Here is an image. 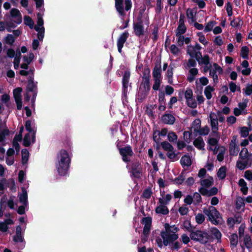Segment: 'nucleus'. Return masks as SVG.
I'll return each instance as SVG.
<instances>
[{
	"instance_id": "nucleus-1",
	"label": "nucleus",
	"mask_w": 252,
	"mask_h": 252,
	"mask_svg": "<svg viewBox=\"0 0 252 252\" xmlns=\"http://www.w3.org/2000/svg\"><path fill=\"white\" fill-rule=\"evenodd\" d=\"M57 162L56 167L60 176H65L67 173L71 162V158L68 153L64 149L61 150L57 154Z\"/></svg>"
},
{
	"instance_id": "nucleus-2",
	"label": "nucleus",
	"mask_w": 252,
	"mask_h": 252,
	"mask_svg": "<svg viewBox=\"0 0 252 252\" xmlns=\"http://www.w3.org/2000/svg\"><path fill=\"white\" fill-rule=\"evenodd\" d=\"M219 200L218 197H213L211 200L212 206H209L208 208L203 209V213L208 217V220L215 225L220 223V220L222 219L221 215L217 209L213 206L217 205Z\"/></svg>"
},
{
	"instance_id": "nucleus-3",
	"label": "nucleus",
	"mask_w": 252,
	"mask_h": 252,
	"mask_svg": "<svg viewBox=\"0 0 252 252\" xmlns=\"http://www.w3.org/2000/svg\"><path fill=\"white\" fill-rule=\"evenodd\" d=\"M187 223L190 227L185 226V228L190 232L189 237L191 240L205 244L212 239V237L207 232L201 230H196L194 226H191L190 222Z\"/></svg>"
},
{
	"instance_id": "nucleus-4",
	"label": "nucleus",
	"mask_w": 252,
	"mask_h": 252,
	"mask_svg": "<svg viewBox=\"0 0 252 252\" xmlns=\"http://www.w3.org/2000/svg\"><path fill=\"white\" fill-rule=\"evenodd\" d=\"M140 91L138 93V99L142 101L149 94L151 89L150 80L142 79L140 87Z\"/></svg>"
},
{
	"instance_id": "nucleus-5",
	"label": "nucleus",
	"mask_w": 252,
	"mask_h": 252,
	"mask_svg": "<svg viewBox=\"0 0 252 252\" xmlns=\"http://www.w3.org/2000/svg\"><path fill=\"white\" fill-rule=\"evenodd\" d=\"M119 154L122 160L125 163H129L130 161V158L134 155L132 147L129 145H126L123 148L120 149Z\"/></svg>"
},
{
	"instance_id": "nucleus-6",
	"label": "nucleus",
	"mask_w": 252,
	"mask_h": 252,
	"mask_svg": "<svg viewBox=\"0 0 252 252\" xmlns=\"http://www.w3.org/2000/svg\"><path fill=\"white\" fill-rule=\"evenodd\" d=\"M160 236L163 239V245L165 246H167L168 245L173 243L176 241L179 237L178 234H171V232H164V231L161 232Z\"/></svg>"
},
{
	"instance_id": "nucleus-7",
	"label": "nucleus",
	"mask_w": 252,
	"mask_h": 252,
	"mask_svg": "<svg viewBox=\"0 0 252 252\" xmlns=\"http://www.w3.org/2000/svg\"><path fill=\"white\" fill-rule=\"evenodd\" d=\"M130 72L129 70L124 72L122 78V94L125 97H126L128 92V87H131V83H129Z\"/></svg>"
},
{
	"instance_id": "nucleus-8",
	"label": "nucleus",
	"mask_w": 252,
	"mask_h": 252,
	"mask_svg": "<svg viewBox=\"0 0 252 252\" xmlns=\"http://www.w3.org/2000/svg\"><path fill=\"white\" fill-rule=\"evenodd\" d=\"M133 30L136 36L140 37L144 34L143 23L141 18H138L137 22L133 23Z\"/></svg>"
},
{
	"instance_id": "nucleus-9",
	"label": "nucleus",
	"mask_w": 252,
	"mask_h": 252,
	"mask_svg": "<svg viewBox=\"0 0 252 252\" xmlns=\"http://www.w3.org/2000/svg\"><path fill=\"white\" fill-rule=\"evenodd\" d=\"M129 34L127 31H125L124 32L121 33L119 37L118 38L117 41V45L118 47V51L119 53H122V48L124 47L125 43L126 41L128 38Z\"/></svg>"
},
{
	"instance_id": "nucleus-10",
	"label": "nucleus",
	"mask_w": 252,
	"mask_h": 252,
	"mask_svg": "<svg viewBox=\"0 0 252 252\" xmlns=\"http://www.w3.org/2000/svg\"><path fill=\"white\" fill-rule=\"evenodd\" d=\"M22 89L20 87H18L13 90V96L17 105V108L18 110H20L22 107V100L21 93Z\"/></svg>"
},
{
	"instance_id": "nucleus-11",
	"label": "nucleus",
	"mask_w": 252,
	"mask_h": 252,
	"mask_svg": "<svg viewBox=\"0 0 252 252\" xmlns=\"http://www.w3.org/2000/svg\"><path fill=\"white\" fill-rule=\"evenodd\" d=\"M131 172L134 177L139 179L141 177L142 166L138 161H134L131 164Z\"/></svg>"
},
{
	"instance_id": "nucleus-12",
	"label": "nucleus",
	"mask_w": 252,
	"mask_h": 252,
	"mask_svg": "<svg viewBox=\"0 0 252 252\" xmlns=\"http://www.w3.org/2000/svg\"><path fill=\"white\" fill-rule=\"evenodd\" d=\"M10 15L12 18H15L14 22L17 24H20L22 21V15L19 10L16 8H12L10 10Z\"/></svg>"
},
{
	"instance_id": "nucleus-13",
	"label": "nucleus",
	"mask_w": 252,
	"mask_h": 252,
	"mask_svg": "<svg viewBox=\"0 0 252 252\" xmlns=\"http://www.w3.org/2000/svg\"><path fill=\"white\" fill-rule=\"evenodd\" d=\"M161 62L159 61V62L158 63V62L155 65V66L153 70V77L154 78H162L161 77Z\"/></svg>"
},
{
	"instance_id": "nucleus-14",
	"label": "nucleus",
	"mask_w": 252,
	"mask_h": 252,
	"mask_svg": "<svg viewBox=\"0 0 252 252\" xmlns=\"http://www.w3.org/2000/svg\"><path fill=\"white\" fill-rule=\"evenodd\" d=\"M161 121L165 124L172 125L175 123V118L172 114H165L162 116Z\"/></svg>"
},
{
	"instance_id": "nucleus-15",
	"label": "nucleus",
	"mask_w": 252,
	"mask_h": 252,
	"mask_svg": "<svg viewBox=\"0 0 252 252\" xmlns=\"http://www.w3.org/2000/svg\"><path fill=\"white\" fill-rule=\"evenodd\" d=\"M37 89L36 84L34 82V78L33 76H29L28 80V84L26 88L27 92H33L34 89Z\"/></svg>"
},
{
	"instance_id": "nucleus-16",
	"label": "nucleus",
	"mask_w": 252,
	"mask_h": 252,
	"mask_svg": "<svg viewBox=\"0 0 252 252\" xmlns=\"http://www.w3.org/2000/svg\"><path fill=\"white\" fill-rule=\"evenodd\" d=\"M124 0H115V7L119 14L122 16H124L126 13L124 11L123 6Z\"/></svg>"
},
{
	"instance_id": "nucleus-17",
	"label": "nucleus",
	"mask_w": 252,
	"mask_h": 252,
	"mask_svg": "<svg viewBox=\"0 0 252 252\" xmlns=\"http://www.w3.org/2000/svg\"><path fill=\"white\" fill-rule=\"evenodd\" d=\"M194 146L199 150H204L205 143L203 138L199 136L194 139L193 142Z\"/></svg>"
},
{
	"instance_id": "nucleus-18",
	"label": "nucleus",
	"mask_w": 252,
	"mask_h": 252,
	"mask_svg": "<svg viewBox=\"0 0 252 252\" xmlns=\"http://www.w3.org/2000/svg\"><path fill=\"white\" fill-rule=\"evenodd\" d=\"M22 193H21L19 196V201L26 206L28 203V193L26 189L24 187L22 188Z\"/></svg>"
},
{
	"instance_id": "nucleus-19",
	"label": "nucleus",
	"mask_w": 252,
	"mask_h": 252,
	"mask_svg": "<svg viewBox=\"0 0 252 252\" xmlns=\"http://www.w3.org/2000/svg\"><path fill=\"white\" fill-rule=\"evenodd\" d=\"M187 54H189L190 57L195 58L196 60L198 62V63L200 64V60L202 58V56L200 51L193 52V51H190L189 48H188Z\"/></svg>"
},
{
	"instance_id": "nucleus-20",
	"label": "nucleus",
	"mask_w": 252,
	"mask_h": 252,
	"mask_svg": "<svg viewBox=\"0 0 252 252\" xmlns=\"http://www.w3.org/2000/svg\"><path fill=\"white\" fill-rule=\"evenodd\" d=\"M155 212L158 214L166 215L169 214V211L166 206L158 205L156 208Z\"/></svg>"
},
{
	"instance_id": "nucleus-21",
	"label": "nucleus",
	"mask_w": 252,
	"mask_h": 252,
	"mask_svg": "<svg viewBox=\"0 0 252 252\" xmlns=\"http://www.w3.org/2000/svg\"><path fill=\"white\" fill-rule=\"evenodd\" d=\"M180 163L183 167L190 166L192 163L190 157L189 155H185L181 158Z\"/></svg>"
},
{
	"instance_id": "nucleus-22",
	"label": "nucleus",
	"mask_w": 252,
	"mask_h": 252,
	"mask_svg": "<svg viewBox=\"0 0 252 252\" xmlns=\"http://www.w3.org/2000/svg\"><path fill=\"white\" fill-rule=\"evenodd\" d=\"M214 180L211 176H209L208 179L202 180L200 182L201 185L205 188H209L212 186Z\"/></svg>"
},
{
	"instance_id": "nucleus-23",
	"label": "nucleus",
	"mask_w": 252,
	"mask_h": 252,
	"mask_svg": "<svg viewBox=\"0 0 252 252\" xmlns=\"http://www.w3.org/2000/svg\"><path fill=\"white\" fill-rule=\"evenodd\" d=\"M174 67L170 64L166 72V76L168 79V82L170 84L173 83V75Z\"/></svg>"
},
{
	"instance_id": "nucleus-24",
	"label": "nucleus",
	"mask_w": 252,
	"mask_h": 252,
	"mask_svg": "<svg viewBox=\"0 0 252 252\" xmlns=\"http://www.w3.org/2000/svg\"><path fill=\"white\" fill-rule=\"evenodd\" d=\"M209 118L210 119V124L211 127L218 126V120L216 115L213 113L211 112L210 114Z\"/></svg>"
},
{
	"instance_id": "nucleus-25",
	"label": "nucleus",
	"mask_w": 252,
	"mask_h": 252,
	"mask_svg": "<svg viewBox=\"0 0 252 252\" xmlns=\"http://www.w3.org/2000/svg\"><path fill=\"white\" fill-rule=\"evenodd\" d=\"M34 29L36 31L38 32L37 33V37L38 39L40 41H42L44 36V28L43 27L39 28L36 26L34 27Z\"/></svg>"
},
{
	"instance_id": "nucleus-26",
	"label": "nucleus",
	"mask_w": 252,
	"mask_h": 252,
	"mask_svg": "<svg viewBox=\"0 0 252 252\" xmlns=\"http://www.w3.org/2000/svg\"><path fill=\"white\" fill-rule=\"evenodd\" d=\"M226 170L227 168L224 166H221L219 168L217 172V176L219 179L222 180L225 178Z\"/></svg>"
},
{
	"instance_id": "nucleus-27",
	"label": "nucleus",
	"mask_w": 252,
	"mask_h": 252,
	"mask_svg": "<svg viewBox=\"0 0 252 252\" xmlns=\"http://www.w3.org/2000/svg\"><path fill=\"white\" fill-rule=\"evenodd\" d=\"M142 72L143 74V76H142V79H150V69L148 65L144 66L142 69Z\"/></svg>"
},
{
	"instance_id": "nucleus-28",
	"label": "nucleus",
	"mask_w": 252,
	"mask_h": 252,
	"mask_svg": "<svg viewBox=\"0 0 252 252\" xmlns=\"http://www.w3.org/2000/svg\"><path fill=\"white\" fill-rule=\"evenodd\" d=\"M211 232L215 238L218 240V242H220L222 235L220 230L216 227H213L211 229Z\"/></svg>"
},
{
	"instance_id": "nucleus-29",
	"label": "nucleus",
	"mask_w": 252,
	"mask_h": 252,
	"mask_svg": "<svg viewBox=\"0 0 252 252\" xmlns=\"http://www.w3.org/2000/svg\"><path fill=\"white\" fill-rule=\"evenodd\" d=\"M161 146L164 150L167 152H173L174 147L167 141H163L161 143Z\"/></svg>"
},
{
	"instance_id": "nucleus-30",
	"label": "nucleus",
	"mask_w": 252,
	"mask_h": 252,
	"mask_svg": "<svg viewBox=\"0 0 252 252\" xmlns=\"http://www.w3.org/2000/svg\"><path fill=\"white\" fill-rule=\"evenodd\" d=\"M215 90V89L211 86H207L204 90V94L207 99H210L212 97V92Z\"/></svg>"
},
{
	"instance_id": "nucleus-31",
	"label": "nucleus",
	"mask_w": 252,
	"mask_h": 252,
	"mask_svg": "<svg viewBox=\"0 0 252 252\" xmlns=\"http://www.w3.org/2000/svg\"><path fill=\"white\" fill-rule=\"evenodd\" d=\"M247 148H243L239 153V158L242 160H245L250 155Z\"/></svg>"
},
{
	"instance_id": "nucleus-32",
	"label": "nucleus",
	"mask_w": 252,
	"mask_h": 252,
	"mask_svg": "<svg viewBox=\"0 0 252 252\" xmlns=\"http://www.w3.org/2000/svg\"><path fill=\"white\" fill-rule=\"evenodd\" d=\"M152 194L153 192L151 188H148L143 190L142 194L141 195V197L146 199H149L151 198Z\"/></svg>"
},
{
	"instance_id": "nucleus-33",
	"label": "nucleus",
	"mask_w": 252,
	"mask_h": 252,
	"mask_svg": "<svg viewBox=\"0 0 252 252\" xmlns=\"http://www.w3.org/2000/svg\"><path fill=\"white\" fill-rule=\"evenodd\" d=\"M22 163L23 164H25L27 163L28 159H29V153L27 149H23L22 150Z\"/></svg>"
},
{
	"instance_id": "nucleus-34",
	"label": "nucleus",
	"mask_w": 252,
	"mask_h": 252,
	"mask_svg": "<svg viewBox=\"0 0 252 252\" xmlns=\"http://www.w3.org/2000/svg\"><path fill=\"white\" fill-rule=\"evenodd\" d=\"M24 24L28 26L31 29H33L34 22L32 19L28 15L25 16L24 17Z\"/></svg>"
},
{
	"instance_id": "nucleus-35",
	"label": "nucleus",
	"mask_w": 252,
	"mask_h": 252,
	"mask_svg": "<svg viewBox=\"0 0 252 252\" xmlns=\"http://www.w3.org/2000/svg\"><path fill=\"white\" fill-rule=\"evenodd\" d=\"M249 52V48L246 46H243L241 49V56L244 59H248Z\"/></svg>"
},
{
	"instance_id": "nucleus-36",
	"label": "nucleus",
	"mask_w": 252,
	"mask_h": 252,
	"mask_svg": "<svg viewBox=\"0 0 252 252\" xmlns=\"http://www.w3.org/2000/svg\"><path fill=\"white\" fill-rule=\"evenodd\" d=\"M10 133V131L7 128H4L0 131V143L4 141L5 137L8 136Z\"/></svg>"
},
{
	"instance_id": "nucleus-37",
	"label": "nucleus",
	"mask_w": 252,
	"mask_h": 252,
	"mask_svg": "<svg viewBox=\"0 0 252 252\" xmlns=\"http://www.w3.org/2000/svg\"><path fill=\"white\" fill-rule=\"evenodd\" d=\"M192 126L194 132L197 133L201 127V121L199 119H195L192 123Z\"/></svg>"
},
{
	"instance_id": "nucleus-38",
	"label": "nucleus",
	"mask_w": 252,
	"mask_h": 252,
	"mask_svg": "<svg viewBox=\"0 0 252 252\" xmlns=\"http://www.w3.org/2000/svg\"><path fill=\"white\" fill-rule=\"evenodd\" d=\"M32 122L30 120H27L25 123V128L27 131H28L29 133H31L32 134H33V137H35V131H34L32 128Z\"/></svg>"
},
{
	"instance_id": "nucleus-39",
	"label": "nucleus",
	"mask_w": 252,
	"mask_h": 252,
	"mask_svg": "<svg viewBox=\"0 0 252 252\" xmlns=\"http://www.w3.org/2000/svg\"><path fill=\"white\" fill-rule=\"evenodd\" d=\"M187 31L185 25H179L176 31V35L178 36L184 34Z\"/></svg>"
},
{
	"instance_id": "nucleus-40",
	"label": "nucleus",
	"mask_w": 252,
	"mask_h": 252,
	"mask_svg": "<svg viewBox=\"0 0 252 252\" xmlns=\"http://www.w3.org/2000/svg\"><path fill=\"white\" fill-rule=\"evenodd\" d=\"M244 243L247 249H250L252 247V239L249 234L245 235L244 239Z\"/></svg>"
},
{
	"instance_id": "nucleus-41",
	"label": "nucleus",
	"mask_w": 252,
	"mask_h": 252,
	"mask_svg": "<svg viewBox=\"0 0 252 252\" xmlns=\"http://www.w3.org/2000/svg\"><path fill=\"white\" fill-rule=\"evenodd\" d=\"M230 244L233 247H236L238 244V235L236 233H233L230 237Z\"/></svg>"
},
{
	"instance_id": "nucleus-42",
	"label": "nucleus",
	"mask_w": 252,
	"mask_h": 252,
	"mask_svg": "<svg viewBox=\"0 0 252 252\" xmlns=\"http://www.w3.org/2000/svg\"><path fill=\"white\" fill-rule=\"evenodd\" d=\"M158 130H155L153 132V140L157 144V146L156 147L157 150L159 149V146L158 144L160 141V135H158Z\"/></svg>"
},
{
	"instance_id": "nucleus-43",
	"label": "nucleus",
	"mask_w": 252,
	"mask_h": 252,
	"mask_svg": "<svg viewBox=\"0 0 252 252\" xmlns=\"http://www.w3.org/2000/svg\"><path fill=\"white\" fill-rule=\"evenodd\" d=\"M186 101L187 105L191 108H195L197 106V102L193 97L186 100Z\"/></svg>"
},
{
	"instance_id": "nucleus-44",
	"label": "nucleus",
	"mask_w": 252,
	"mask_h": 252,
	"mask_svg": "<svg viewBox=\"0 0 252 252\" xmlns=\"http://www.w3.org/2000/svg\"><path fill=\"white\" fill-rule=\"evenodd\" d=\"M245 203L244 199L241 197L237 198L236 201V209L237 210H240L242 207H244Z\"/></svg>"
},
{
	"instance_id": "nucleus-45",
	"label": "nucleus",
	"mask_w": 252,
	"mask_h": 252,
	"mask_svg": "<svg viewBox=\"0 0 252 252\" xmlns=\"http://www.w3.org/2000/svg\"><path fill=\"white\" fill-rule=\"evenodd\" d=\"M168 140L170 142H176L178 139L177 134L173 131H170L167 134Z\"/></svg>"
},
{
	"instance_id": "nucleus-46",
	"label": "nucleus",
	"mask_w": 252,
	"mask_h": 252,
	"mask_svg": "<svg viewBox=\"0 0 252 252\" xmlns=\"http://www.w3.org/2000/svg\"><path fill=\"white\" fill-rule=\"evenodd\" d=\"M251 128H249L246 126H243L240 129V135L242 137H246L249 134V131L251 130Z\"/></svg>"
},
{
	"instance_id": "nucleus-47",
	"label": "nucleus",
	"mask_w": 252,
	"mask_h": 252,
	"mask_svg": "<svg viewBox=\"0 0 252 252\" xmlns=\"http://www.w3.org/2000/svg\"><path fill=\"white\" fill-rule=\"evenodd\" d=\"M209 132V127L207 126H206L202 128L200 127L197 133H198L200 135L205 136L208 135Z\"/></svg>"
},
{
	"instance_id": "nucleus-48",
	"label": "nucleus",
	"mask_w": 252,
	"mask_h": 252,
	"mask_svg": "<svg viewBox=\"0 0 252 252\" xmlns=\"http://www.w3.org/2000/svg\"><path fill=\"white\" fill-rule=\"evenodd\" d=\"M152 218L151 217L143 218L141 220V223L144 224V226H151Z\"/></svg>"
},
{
	"instance_id": "nucleus-49",
	"label": "nucleus",
	"mask_w": 252,
	"mask_h": 252,
	"mask_svg": "<svg viewBox=\"0 0 252 252\" xmlns=\"http://www.w3.org/2000/svg\"><path fill=\"white\" fill-rule=\"evenodd\" d=\"M23 145L25 147H29L31 145V136L29 133H26L24 137Z\"/></svg>"
},
{
	"instance_id": "nucleus-50",
	"label": "nucleus",
	"mask_w": 252,
	"mask_h": 252,
	"mask_svg": "<svg viewBox=\"0 0 252 252\" xmlns=\"http://www.w3.org/2000/svg\"><path fill=\"white\" fill-rule=\"evenodd\" d=\"M34 58V54L32 52L29 53V56H23V60L26 63H28V64H30L31 62L32 61Z\"/></svg>"
},
{
	"instance_id": "nucleus-51",
	"label": "nucleus",
	"mask_w": 252,
	"mask_h": 252,
	"mask_svg": "<svg viewBox=\"0 0 252 252\" xmlns=\"http://www.w3.org/2000/svg\"><path fill=\"white\" fill-rule=\"evenodd\" d=\"M158 26H156L154 27V29L152 31V39L154 42H156L158 39Z\"/></svg>"
},
{
	"instance_id": "nucleus-52",
	"label": "nucleus",
	"mask_w": 252,
	"mask_h": 252,
	"mask_svg": "<svg viewBox=\"0 0 252 252\" xmlns=\"http://www.w3.org/2000/svg\"><path fill=\"white\" fill-rule=\"evenodd\" d=\"M215 24H216V22L214 21H210L207 23L204 30V32H207L211 31Z\"/></svg>"
},
{
	"instance_id": "nucleus-53",
	"label": "nucleus",
	"mask_w": 252,
	"mask_h": 252,
	"mask_svg": "<svg viewBox=\"0 0 252 252\" xmlns=\"http://www.w3.org/2000/svg\"><path fill=\"white\" fill-rule=\"evenodd\" d=\"M162 78H154V84L153 86V89L155 91H158L159 90Z\"/></svg>"
},
{
	"instance_id": "nucleus-54",
	"label": "nucleus",
	"mask_w": 252,
	"mask_h": 252,
	"mask_svg": "<svg viewBox=\"0 0 252 252\" xmlns=\"http://www.w3.org/2000/svg\"><path fill=\"white\" fill-rule=\"evenodd\" d=\"M192 198L194 204L195 205L199 204L200 203L202 202L201 196L200 193L198 192H195L193 194V196Z\"/></svg>"
},
{
	"instance_id": "nucleus-55",
	"label": "nucleus",
	"mask_w": 252,
	"mask_h": 252,
	"mask_svg": "<svg viewBox=\"0 0 252 252\" xmlns=\"http://www.w3.org/2000/svg\"><path fill=\"white\" fill-rule=\"evenodd\" d=\"M205 220L204 215L202 213H198L195 216V221L197 224H201Z\"/></svg>"
},
{
	"instance_id": "nucleus-56",
	"label": "nucleus",
	"mask_w": 252,
	"mask_h": 252,
	"mask_svg": "<svg viewBox=\"0 0 252 252\" xmlns=\"http://www.w3.org/2000/svg\"><path fill=\"white\" fill-rule=\"evenodd\" d=\"M248 166L247 162H246L245 160L243 162L241 161H238L237 162L236 166L239 169L241 170H244L247 168Z\"/></svg>"
},
{
	"instance_id": "nucleus-57",
	"label": "nucleus",
	"mask_w": 252,
	"mask_h": 252,
	"mask_svg": "<svg viewBox=\"0 0 252 252\" xmlns=\"http://www.w3.org/2000/svg\"><path fill=\"white\" fill-rule=\"evenodd\" d=\"M200 64L208 65L210 63V57L208 55H205L200 60Z\"/></svg>"
},
{
	"instance_id": "nucleus-58",
	"label": "nucleus",
	"mask_w": 252,
	"mask_h": 252,
	"mask_svg": "<svg viewBox=\"0 0 252 252\" xmlns=\"http://www.w3.org/2000/svg\"><path fill=\"white\" fill-rule=\"evenodd\" d=\"M158 102L159 104H165L166 99L165 98V93L163 91H161L158 93Z\"/></svg>"
},
{
	"instance_id": "nucleus-59",
	"label": "nucleus",
	"mask_w": 252,
	"mask_h": 252,
	"mask_svg": "<svg viewBox=\"0 0 252 252\" xmlns=\"http://www.w3.org/2000/svg\"><path fill=\"white\" fill-rule=\"evenodd\" d=\"M237 139V135H233L232 137L231 142L229 146V149L232 150V149H235L238 146L236 144V141Z\"/></svg>"
},
{
	"instance_id": "nucleus-60",
	"label": "nucleus",
	"mask_w": 252,
	"mask_h": 252,
	"mask_svg": "<svg viewBox=\"0 0 252 252\" xmlns=\"http://www.w3.org/2000/svg\"><path fill=\"white\" fill-rule=\"evenodd\" d=\"M184 95H185V97L186 100L189 99H190L191 97H193V92H192V91L189 88H188L187 89L186 91H185V93H184Z\"/></svg>"
},
{
	"instance_id": "nucleus-61",
	"label": "nucleus",
	"mask_w": 252,
	"mask_h": 252,
	"mask_svg": "<svg viewBox=\"0 0 252 252\" xmlns=\"http://www.w3.org/2000/svg\"><path fill=\"white\" fill-rule=\"evenodd\" d=\"M189 211V208L186 206V205H183L179 208V212L182 216L187 215Z\"/></svg>"
},
{
	"instance_id": "nucleus-62",
	"label": "nucleus",
	"mask_w": 252,
	"mask_h": 252,
	"mask_svg": "<svg viewBox=\"0 0 252 252\" xmlns=\"http://www.w3.org/2000/svg\"><path fill=\"white\" fill-rule=\"evenodd\" d=\"M5 42L7 44L12 45L15 42V38L13 35L8 34L5 38Z\"/></svg>"
},
{
	"instance_id": "nucleus-63",
	"label": "nucleus",
	"mask_w": 252,
	"mask_h": 252,
	"mask_svg": "<svg viewBox=\"0 0 252 252\" xmlns=\"http://www.w3.org/2000/svg\"><path fill=\"white\" fill-rule=\"evenodd\" d=\"M13 240L15 243L23 242L24 241V237L22 234H16L13 238Z\"/></svg>"
},
{
	"instance_id": "nucleus-64",
	"label": "nucleus",
	"mask_w": 252,
	"mask_h": 252,
	"mask_svg": "<svg viewBox=\"0 0 252 252\" xmlns=\"http://www.w3.org/2000/svg\"><path fill=\"white\" fill-rule=\"evenodd\" d=\"M243 91L247 95H250L252 94V84L248 85L245 89H243Z\"/></svg>"
}]
</instances>
